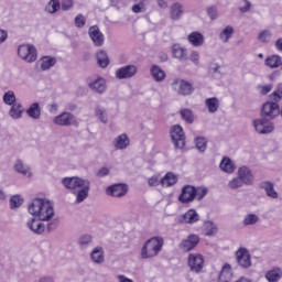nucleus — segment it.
Wrapping results in <instances>:
<instances>
[{
	"label": "nucleus",
	"mask_w": 282,
	"mask_h": 282,
	"mask_svg": "<svg viewBox=\"0 0 282 282\" xmlns=\"http://www.w3.org/2000/svg\"><path fill=\"white\" fill-rule=\"evenodd\" d=\"M196 197L197 188H195V186L192 185H185L181 189L178 202H181V204H191L192 202H195Z\"/></svg>",
	"instance_id": "obj_10"
},
{
	"label": "nucleus",
	"mask_w": 282,
	"mask_h": 282,
	"mask_svg": "<svg viewBox=\"0 0 282 282\" xmlns=\"http://www.w3.org/2000/svg\"><path fill=\"white\" fill-rule=\"evenodd\" d=\"M135 4L132 6V12L140 14V12H147V0H134Z\"/></svg>",
	"instance_id": "obj_41"
},
{
	"label": "nucleus",
	"mask_w": 282,
	"mask_h": 282,
	"mask_svg": "<svg viewBox=\"0 0 282 282\" xmlns=\"http://www.w3.org/2000/svg\"><path fill=\"white\" fill-rule=\"evenodd\" d=\"M187 265L191 272L199 274L204 270V256L199 253H191L188 256Z\"/></svg>",
	"instance_id": "obj_11"
},
{
	"label": "nucleus",
	"mask_w": 282,
	"mask_h": 282,
	"mask_svg": "<svg viewBox=\"0 0 282 282\" xmlns=\"http://www.w3.org/2000/svg\"><path fill=\"white\" fill-rule=\"evenodd\" d=\"M25 112V108L21 104H13L9 110V116L12 120H21L23 118V113Z\"/></svg>",
	"instance_id": "obj_23"
},
{
	"label": "nucleus",
	"mask_w": 282,
	"mask_h": 282,
	"mask_svg": "<svg viewBox=\"0 0 282 282\" xmlns=\"http://www.w3.org/2000/svg\"><path fill=\"white\" fill-rule=\"evenodd\" d=\"M86 23H87V18H85V15H83L82 13L76 15L75 18L76 28H85Z\"/></svg>",
	"instance_id": "obj_51"
},
{
	"label": "nucleus",
	"mask_w": 282,
	"mask_h": 282,
	"mask_svg": "<svg viewBox=\"0 0 282 282\" xmlns=\"http://www.w3.org/2000/svg\"><path fill=\"white\" fill-rule=\"evenodd\" d=\"M97 63L99 67H102L104 69L105 67H109V55H107V52L99 51L97 53Z\"/></svg>",
	"instance_id": "obj_38"
},
{
	"label": "nucleus",
	"mask_w": 282,
	"mask_h": 282,
	"mask_svg": "<svg viewBox=\"0 0 282 282\" xmlns=\"http://www.w3.org/2000/svg\"><path fill=\"white\" fill-rule=\"evenodd\" d=\"M117 279H118L119 282H133V280H131V279H129L124 275H118Z\"/></svg>",
	"instance_id": "obj_64"
},
{
	"label": "nucleus",
	"mask_w": 282,
	"mask_h": 282,
	"mask_svg": "<svg viewBox=\"0 0 282 282\" xmlns=\"http://www.w3.org/2000/svg\"><path fill=\"white\" fill-rule=\"evenodd\" d=\"M173 87L180 96H191V94L195 91L193 84L184 79H175L173 82Z\"/></svg>",
	"instance_id": "obj_13"
},
{
	"label": "nucleus",
	"mask_w": 282,
	"mask_h": 282,
	"mask_svg": "<svg viewBox=\"0 0 282 282\" xmlns=\"http://www.w3.org/2000/svg\"><path fill=\"white\" fill-rule=\"evenodd\" d=\"M58 127H78V120L72 112H62L53 119Z\"/></svg>",
	"instance_id": "obj_9"
},
{
	"label": "nucleus",
	"mask_w": 282,
	"mask_h": 282,
	"mask_svg": "<svg viewBox=\"0 0 282 282\" xmlns=\"http://www.w3.org/2000/svg\"><path fill=\"white\" fill-rule=\"evenodd\" d=\"M88 36L93 41L95 47H102L105 45V34L100 32L98 25H93L88 29Z\"/></svg>",
	"instance_id": "obj_14"
},
{
	"label": "nucleus",
	"mask_w": 282,
	"mask_h": 282,
	"mask_svg": "<svg viewBox=\"0 0 282 282\" xmlns=\"http://www.w3.org/2000/svg\"><path fill=\"white\" fill-rule=\"evenodd\" d=\"M28 210L30 215L37 217L40 221H50L54 217V206L45 198H34Z\"/></svg>",
	"instance_id": "obj_2"
},
{
	"label": "nucleus",
	"mask_w": 282,
	"mask_h": 282,
	"mask_svg": "<svg viewBox=\"0 0 282 282\" xmlns=\"http://www.w3.org/2000/svg\"><path fill=\"white\" fill-rule=\"evenodd\" d=\"M238 177L247 185H252V182H254V176H252V172L250 169L242 166L238 170Z\"/></svg>",
	"instance_id": "obj_20"
},
{
	"label": "nucleus",
	"mask_w": 282,
	"mask_h": 282,
	"mask_svg": "<svg viewBox=\"0 0 282 282\" xmlns=\"http://www.w3.org/2000/svg\"><path fill=\"white\" fill-rule=\"evenodd\" d=\"M91 241V236L90 235H83L79 238V245L82 248H85L86 246H89V242Z\"/></svg>",
	"instance_id": "obj_55"
},
{
	"label": "nucleus",
	"mask_w": 282,
	"mask_h": 282,
	"mask_svg": "<svg viewBox=\"0 0 282 282\" xmlns=\"http://www.w3.org/2000/svg\"><path fill=\"white\" fill-rule=\"evenodd\" d=\"M109 173V169L107 167H101L98 172H97V177H106V175Z\"/></svg>",
	"instance_id": "obj_62"
},
{
	"label": "nucleus",
	"mask_w": 282,
	"mask_h": 282,
	"mask_svg": "<svg viewBox=\"0 0 282 282\" xmlns=\"http://www.w3.org/2000/svg\"><path fill=\"white\" fill-rule=\"evenodd\" d=\"M236 261L243 270H248V268L252 267V257L250 256V251L246 248L241 247L236 251Z\"/></svg>",
	"instance_id": "obj_8"
},
{
	"label": "nucleus",
	"mask_w": 282,
	"mask_h": 282,
	"mask_svg": "<svg viewBox=\"0 0 282 282\" xmlns=\"http://www.w3.org/2000/svg\"><path fill=\"white\" fill-rule=\"evenodd\" d=\"M254 131L260 135H268V133H272L274 131V123L272 120L261 117L260 119H254L252 121Z\"/></svg>",
	"instance_id": "obj_5"
},
{
	"label": "nucleus",
	"mask_w": 282,
	"mask_h": 282,
	"mask_svg": "<svg viewBox=\"0 0 282 282\" xmlns=\"http://www.w3.org/2000/svg\"><path fill=\"white\" fill-rule=\"evenodd\" d=\"M59 6L64 12H67V10H72V8H74V0H62Z\"/></svg>",
	"instance_id": "obj_54"
},
{
	"label": "nucleus",
	"mask_w": 282,
	"mask_h": 282,
	"mask_svg": "<svg viewBox=\"0 0 282 282\" xmlns=\"http://www.w3.org/2000/svg\"><path fill=\"white\" fill-rule=\"evenodd\" d=\"M187 41L193 47H202L204 45V34L194 31L187 36Z\"/></svg>",
	"instance_id": "obj_26"
},
{
	"label": "nucleus",
	"mask_w": 282,
	"mask_h": 282,
	"mask_svg": "<svg viewBox=\"0 0 282 282\" xmlns=\"http://www.w3.org/2000/svg\"><path fill=\"white\" fill-rule=\"evenodd\" d=\"M205 107H207L209 113H217L219 111V99L217 97L207 98Z\"/></svg>",
	"instance_id": "obj_33"
},
{
	"label": "nucleus",
	"mask_w": 282,
	"mask_h": 282,
	"mask_svg": "<svg viewBox=\"0 0 282 282\" xmlns=\"http://www.w3.org/2000/svg\"><path fill=\"white\" fill-rule=\"evenodd\" d=\"M270 36H271L270 31H262L259 34L258 39L259 41H261V43H268V41L270 40Z\"/></svg>",
	"instance_id": "obj_57"
},
{
	"label": "nucleus",
	"mask_w": 282,
	"mask_h": 282,
	"mask_svg": "<svg viewBox=\"0 0 282 282\" xmlns=\"http://www.w3.org/2000/svg\"><path fill=\"white\" fill-rule=\"evenodd\" d=\"M219 282H230L232 281V267L230 264H225L218 276Z\"/></svg>",
	"instance_id": "obj_28"
},
{
	"label": "nucleus",
	"mask_w": 282,
	"mask_h": 282,
	"mask_svg": "<svg viewBox=\"0 0 282 282\" xmlns=\"http://www.w3.org/2000/svg\"><path fill=\"white\" fill-rule=\"evenodd\" d=\"M243 226H254L259 224V217L256 214H248L242 220Z\"/></svg>",
	"instance_id": "obj_45"
},
{
	"label": "nucleus",
	"mask_w": 282,
	"mask_h": 282,
	"mask_svg": "<svg viewBox=\"0 0 282 282\" xmlns=\"http://www.w3.org/2000/svg\"><path fill=\"white\" fill-rule=\"evenodd\" d=\"M189 61H192L194 65H199V53L197 51H193L189 55Z\"/></svg>",
	"instance_id": "obj_59"
},
{
	"label": "nucleus",
	"mask_w": 282,
	"mask_h": 282,
	"mask_svg": "<svg viewBox=\"0 0 282 282\" xmlns=\"http://www.w3.org/2000/svg\"><path fill=\"white\" fill-rule=\"evenodd\" d=\"M177 182V176L173 172H167L161 180V186H166V188H170V186H175V183Z\"/></svg>",
	"instance_id": "obj_29"
},
{
	"label": "nucleus",
	"mask_w": 282,
	"mask_h": 282,
	"mask_svg": "<svg viewBox=\"0 0 282 282\" xmlns=\"http://www.w3.org/2000/svg\"><path fill=\"white\" fill-rule=\"evenodd\" d=\"M281 278H282V270H281V268H274L272 270H269L265 273V279L269 282H279V281H281Z\"/></svg>",
	"instance_id": "obj_32"
},
{
	"label": "nucleus",
	"mask_w": 282,
	"mask_h": 282,
	"mask_svg": "<svg viewBox=\"0 0 282 282\" xmlns=\"http://www.w3.org/2000/svg\"><path fill=\"white\" fill-rule=\"evenodd\" d=\"M250 8H252V3H250L249 0H242L240 2V7H239L240 12L242 13L250 12Z\"/></svg>",
	"instance_id": "obj_53"
},
{
	"label": "nucleus",
	"mask_w": 282,
	"mask_h": 282,
	"mask_svg": "<svg viewBox=\"0 0 282 282\" xmlns=\"http://www.w3.org/2000/svg\"><path fill=\"white\" fill-rule=\"evenodd\" d=\"M178 224H196L199 221V214L195 209H188L185 214L178 216Z\"/></svg>",
	"instance_id": "obj_17"
},
{
	"label": "nucleus",
	"mask_w": 282,
	"mask_h": 282,
	"mask_svg": "<svg viewBox=\"0 0 282 282\" xmlns=\"http://www.w3.org/2000/svg\"><path fill=\"white\" fill-rule=\"evenodd\" d=\"M129 193V186L127 184L110 185L106 189V194L110 197H124Z\"/></svg>",
	"instance_id": "obj_16"
},
{
	"label": "nucleus",
	"mask_w": 282,
	"mask_h": 282,
	"mask_svg": "<svg viewBox=\"0 0 282 282\" xmlns=\"http://www.w3.org/2000/svg\"><path fill=\"white\" fill-rule=\"evenodd\" d=\"M181 118L187 122V124H193L195 122V116L193 115V110L184 108L180 110Z\"/></svg>",
	"instance_id": "obj_39"
},
{
	"label": "nucleus",
	"mask_w": 282,
	"mask_h": 282,
	"mask_svg": "<svg viewBox=\"0 0 282 282\" xmlns=\"http://www.w3.org/2000/svg\"><path fill=\"white\" fill-rule=\"evenodd\" d=\"M3 102L4 105H9L10 107H12V105H17V96L14 95V91L9 90L4 93Z\"/></svg>",
	"instance_id": "obj_42"
},
{
	"label": "nucleus",
	"mask_w": 282,
	"mask_h": 282,
	"mask_svg": "<svg viewBox=\"0 0 282 282\" xmlns=\"http://www.w3.org/2000/svg\"><path fill=\"white\" fill-rule=\"evenodd\" d=\"M271 91H272V85H267L261 87L262 96H267V94H270Z\"/></svg>",
	"instance_id": "obj_61"
},
{
	"label": "nucleus",
	"mask_w": 282,
	"mask_h": 282,
	"mask_svg": "<svg viewBox=\"0 0 282 282\" xmlns=\"http://www.w3.org/2000/svg\"><path fill=\"white\" fill-rule=\"evenodd\" d=\"M162 248H164V238L161 236L148 239L141 249V259H153V257H158L162 252Z\"/></svg>",
	"instance_id": "obj_3"
},
{
	"label": "nucleus",
	"mask_w": 282,
	"mask_h": 282,
	"mask_svg": "<svg viewBox=\"0 0 282 282\" xmlns=\"http://www.w3.org/2000/svg\"><path fill=\"white\" fill-rule=\"evenodd\" d=\"M184 15V6L180 2H175L170 7V19L172 21H180Z\"/></svg>",
	"instance_id": "obj_19"
},
{
	"label": "nucleus",
	"mask_w": 282,
	"mask_h": 282,
	"mask_svg": "<svg viewBox=\"0 0 282 282\" xmlns=\"http://www.w3.org/2000/svg\"><path fill=\"white\" fill-rule=\"evenodd\" d=\"M172 54L174 58H177V61H188V53L186 48L182 47L180 44L172 45Z\"/></svg>",
	"instance_id": "obj_22"
},
{
	"label": "nucleus",
	"mask_w": 282,
	"mask_h": 282,
	"mask_svg": "<svg viewBox=\"0 0 282 282\" xmlns=\"http://www.w3.org/2000/svg\"><path fill=\"white\" fill-rule=\"evenodd\" d=\"M39 282H54V276L52 275H45L40 278Z\"/></svg>",
	"instance_id": "obj_63"
},
{
	"label": "nucleus",
	"mask_w": 282,
	"mask_h": 282,
	"mask_svg": "<svg viewBox=\"0 0 282 282\" xmlns=\"http://www.w3.org/2000/svg\"><path fill=\"white\" fill-rule=\"evenodd\" d=\"M14 171H17V173H21V175H28V173H30V167L25 166L23 161L17 160Z\"/></svg>",
	"instance_id": "obj_47"
},
{
	"label": "nucleus",
	"mask_w": 282,
	"mask_h": 282,
	"mask_svg": "<svg viewBox=\"0 0 282 282\" xmlns=\"http://www.w3.org/2000/svg\"><path fill=\"white\" fill-rule=\"evenodd\" d=\"M18 55L25 63H34L37 58L36 47L30 44H22L18 48Z\"/></svg>",
	"instance_id": "obj_7"
},
{
	"label": "nucleus",
	"mask_w": 282,
	"mask_h": 282,
	"mask_svg": "<svg viewBox=\"0 0 282 282\" xmlns=\"http://www.w3.org/2000/svg\"><path fill=\"white\" fill-rule=\"evenodd\" d=\"M219 166L225 173H235V163H232L230 158H224Z\"/></svg>",
	"instance_id": "obj_35"
},
{
	"label": "nucleus",
	"mask_w": 282,
	"mask_h": 282,
	"mask_svg": "<svg viewBox=\"0 0 282 282\" xmlns=\"http://www.w3.org/2000/svg\"><path fill=\"white\" fill-rule=\"evenodd\" d=\"M26 226L34 235H43L45 232V224L41 219L36 220V218H32L26 223Z\"/></svg>",
	"instance_id": "obj_18"
},
{
	"label": "nucleus",
	"mask_w": 282,
	"mask_h": 282,
	"mask_svg": "<svg viewBox=\"0 0 282 282\" xmlns=\"http://www.w3.org/2000/svg\"><path fill=\"white\" fill-rule=\"evenodd\" d=\"M260 188H262L271 199H279V193L274 189V184L272 182H262Z\"/></svg>",
	"instance_id": "obj_24"
},
{
	"label": "nucleus",
	"mask_w": 282,
	"mask_h": 282,
	"mask_svg": "<svg viewBox=\"0 0 282 282\" xmlns=\"http://www.w3.org/2000/svg\"><path fill=\"white\" fill-rule=\"evenodd\" d=\"M61 10V0H51L46 6V12L56 14Z\"/></svg>",
	"instance_id": "obj_40"
},
{
	"label": "nucleus",
	"mask_w": 282,
	"mask_h": 282,
	"mask_svg": "<svg viewBox=\"0 0 282 282\" xmlns=\"http://www.w3.org/2000/svg\"><path fill=\"white\" fill-rule=\"evenodd\" d=\"M62 184L65 188H68V191L76 193L77 204H83L85 198L89 197V188L91 186L89 180H84L78 176L65 177L62 180Z\"/></svg>",
	"instance_id": "obj_1"
},
{
	"label": "nucleus",
	"mask_w": 282,
	"mask_h": 282,
	"mask_svg": "<svg viewBox=\"0 0 282 282\" xmlns=\"http://www.w3.org/2000/svg\"><path fill=\"white\" fill-rule=\"evenodd\" d=\"M23 205V197H21V195H13L10 198V208L14 209V208H20V206Z\"/></svg>",
	"instance_id": "obj_48"
},
{
	"label": "nucleus",
	"mask_w": 282,
	"mask_h": 282,
	"mask_svg": "<svg viewBox=\"0 0 282 282\" xmlns=\"http://www.w3.org/2000/svg\"><path fill=\"white\" fill-rule=\"evenodd\" d=\"M26 116H29V118L32 120H41V104H31L29 109H26Z\"/></svg>",
	"instance_id": "obj_27"
},
{
	"label": "nucleus",
	"mask_w": 282,
	"mask_h": 282,
	"mask_svg": "<svg viewBox=\"0 0 282 282\" xmlns=\"http://www.w3.org/2000/svg\"><path fill=\"white\" fill-rule=\"evenodd\" d=\"M280 113L279 101H267L262 105L260 116L261 118H267L268 120H274Z\"/></svg>",
	"instance_id": "obj_6"
},
{
	"label": "nucleus",
	"mask_w": 282,
	"mask_h": 282,
	"mask_svg": "<svg viewBox=\"0 0 282 282\" xmlns=\"http://www.w3.org/2000/svg\"><path fill=\"white\" fill-rule=\"evenodd\" d=\"M90 259L97 265L105 263V249L102 247H96L90 253Z\"/></svg>",
	"instance_id": "obj_25"
},
{
	"label": "nucleus",
	"mask_w": 282,
	"mask_h": 282,
	"mask_svg": "<svg viewBox=\"0 0 282 282\" xmlns=\"http://www.w3.org/2000/svg\"><path fill=\"white\" fill-rule=\"evenodd\" d=\"M58 224H59L58 218H55L51 223H48L46 225L48 232H52V230H56V228H58Z\"/></svg>",
	"instance_id": "obj_58"
},
{
	"label": "nucleus",
	"mask_w": 282,
	"mask_h": 282,
	"mask_svg": "<svg viewBox=\"0 0 282 282\" xmlns=\"http://www.w3.org/2000/svg\"><path fill=\"white\" fill-rule=\"evenodd\" d=\"M207 15L212 21H215L219 14L217 13V6H212L207 8Z\"/></svg>",
	"instance_id": "obj_52"
},
{
	"label": "nucleus",
	"mask_w": 282,
	"mask_h": 282,
	"mask_svg": "<svg viewBox=\"0 0 282 282\" xmlns=\"http://www.w3.org/2000/svg\"><path fill=\"white\" fill-rule=\"evenodd\" d=\"M205 235L206 237H213V235H217V225L213 221H207L205 224Z\"/></svg>",
	"instance_id": "obj_46"
},
{
	"label": "nucleus",
	"mask_w": 282,
	"mask_h": 282,
	"mask_svg": "<svg viewBox=\"0 0 282 282\" xmlns=\"http://www.w3.org/2000/svg\"><path fill=\"white\" fill-rule=\"evenodd\" d=\"M232 34H235V29L230 25H227L219 34V39L220 41H223V43H228V41H230V39H232Z\"/></svg>",
	"instance_id": "obj_36"
},
{
	"label": "nucleus",
	"mask_w": 282,
	"mask_h": 282,
	"mask_svg": "<svg viewBox=\"0 0 282 282\" xmlns=\"http://www.w3.org/2000/svg\"><path fill=\"white\" fill-rule=\"evenodd\" d=\"M149 186H160V178L158 176H152L148 181Z\"/></svg>",
	"instance_id": "obj_60"
},
{
	"label": "nucleus",
	"mask_w": 282,
	"mask_h": 282,
	"mask_svg": "<svg viewBox=\"0 0 282 282\" xmlns=\"http://www.w3.org/2000/svg\"><path fill=\"white\" fill-rule=\"evenodd\" d=\"M195 145L200 153H204L208 147V141L204 137H197L195 139Z\"/></svg>",
	"instance_id": "obj_44"
},
{
	"label": "nucleus",
	"mask_w": 282,
	"mask_h": 282,
	"mask_svg": "<svg viewBox=\"0 0 282 282\" xmlns=\"http://www.w3.org/2000/svg\"><path fill=\"white\" fill-rule=\"evenodd\" d=\"M138 74V66L135 65H126L118 68L115 73V76L118 80H129Z\"/></svg>",
	"instance_id": "obj_12"
},
{
	"label": "nucleus",
	"mask_w": 282,
	"mask_h": 282,
	"mask_svg": "<svg viewBox=\"0 0 282 282\" xmlns=\"http://www.w3.org/2000/svg\"><path fill=\"white\" fill-rule=\"evenodd\" d=\"M170 135L175 149H184V147H186V134L184 133V128H182V126H173Z\"/></svg>",
	"instance_id": "obj_4"
},
{
	"label": "nucleus",
	"mask_w": 282,
	"mask_h": 282,
	"mask_svg": "<svg viewBox=\"0 0 282 282\" xmlns=\"http://www.w3.org/2000/svg\"><path fill=\"white\" fill-rule=\"evenodd\" d=\"M270 98L275 102H279L282 98V84L278 86V89L270 95Z\"/></svg>",
	"instance_id": "obj_50"
},
{
	"label": "nucleus",
	"mask_w": 282,
	"mask_h": 282,
	"mask_svg": "<svg viewBox=\"0 0 282 282\" xmlns=\"http://www.w3.org/2000/svg\"><path fill=\"white\" fill-rule=\"evenodd\" d=\"M264 65L270 67V69H276V67L282 66V58L279 55H271L265 58Z\"/></svg>",
	"instance_id": "obj_30"
},
{
	"label": "nucleus",
	"mask_w": 282,
	"mask_h": 282,
	"mask_svg": "<svg viewBox=\"0 0 282 282\" xmlns=\"http://www.w3.org/2000/svg\"><path fill=\"white\" fill-rule=\"evenodd\" d=\"M243 184V181L237 176L228 183V187L231 188V191H237V188H241Z\"/></svg>",
	"instance_id": "obj_49"
},
{
	"label": "nucleus",
	"mask_w": 282,
	"mask_h": 282,
	"mask_svg": "<svg viewBox=\"0 0 282 282\" xmlns=\"http://www.w3.org/2000/svg\"><path fill=\"white\" fill-rule=\"evenodd\" d=\"M219 69H221V66H219V64L213 63V64H210L209 73H210L214 77H217V75L220 74Z\"/></svg>",
	"instance_id": "obj_56"
},
{
	"label": "nucleus",
	"mask_w": 282,
	"mask_h": 282,
	"mask_svg": "<svg viewBox=\"0 0 282 282\" xmlns=\"http://www.w3.org/2000/svg\"><path fill=\"white\" fill-rule=\"evenodd\" d=\"M150 74L155 83H164L166 80V72L158 65L151 66Z\"/></svg>",
	"instance_id": "obj_21"
},
{
	"label": "nucleus",
	"mask_w": 282,
	"mask_h": 282,
	"mask_svg": "<svg viewBox=\"0 0 282 282\" xmlns=\"http://www.w3.org/2000/svg\"><path fill=\"white\" fill-rule=\"evenodd\" d=\"M90 89L96 91L97 94H104L105 89H107V84H105V79L98 78L89 84Z\"/></svg>",
	"instance_id": "obj_34"
},
{
	"label": "nucleus",
	"mask_w": 282,
	"mask_h": 282,
	"mask_svg": "<svg viewBox=\"0 0 282 282\" xmlns=\"http://www.w3.org/2000/svg\"><path fill=\"white\" fill-rule=\"evenodd\" d=\"M95 115L97 116L98 120L102 122L104 124H107L108 118H107V110L105 108L97 106L95 109Z\"/></svg>",
	"instance_id": "obj_43"
},
{
	"label": "nucleus",
	"mask_w": 282,
	"mask_h": 282,
	"mask_svg": "<svg viewBox=\"0 0 282 282\" xmlns=\"http://www.w3.org/2000/svg\"><path fill=\"white\" fill-rule=\"evenodd\" d=\"M56 65V58L44 56L41 58V69L43 72H47V69H51V67H54Z\"/></svg>",
	"instance_id": "obj_37"
},
{
	"label": "nucleus",
	"mask_w": 282,
	"mask_h": 282,
	"mask_svg": "<svg viewBox=\"0 0 282 282\" xmlns=\"http://www.w3.org/2000/svg\"><path fill=\"white\" fill-rule=\"evenodd\" d=\"M198 243H199V236L189 235L187 236V238L183 239L180 242L178 248L183 252H191V250H195V248H197Z\"/></svg>",
	"instance_id": "obj_15"
},
{
	"label": "nucleus",
	"mask_w": 282,
	"mask_h": 282,
	"mask_svg": "<svg viewBox=\"0 0 282 282\" xmlns=\"http://www.w3.org/2000/svg\"><path fill=\"white\" fill-rule=\"evenodd\" d=\"M130 140L127 134H120L115 139V148L118 149L119 151H122L129 147Z\"/></svg>",
	"instance_id": "obj_31"
}]
</instances>
